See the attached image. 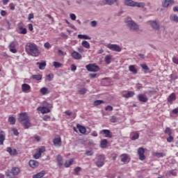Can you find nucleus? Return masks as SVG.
Returning <instances> with one entry per match:
<instances>
[{"label": "nucleus", "instance_id": "c9c22d12", "mask_svg": "<svg viewBox=\"0 0 178 178\" xmlns=\"http://www.w3.org/2000/svg\"><path fill=\"white\" fill-rule=\"evenodd\" d=\"M120 158H121V161H122L124 163L127 162V159L129 157H128L127 154H124L121 155Z\"/></svg>", "mask_w": 178, "mask_h": 178}, {"label": "nucleus", "instance_id": "b1692460", "mask_svg": "<svg viewBox=\"0 0 178 178\" xmlns=\"http://www.w3.org/2000/svg\"><path fill=\"white\" fill-rule=\"evenodd\" d=\"M76 127H77L78 130H79V132L81 133V134H86V131H87V130L86 129V127H84L80 124H77Z\"/></svg>", "mask_w": 178, "mask_h": 178}, {"label": "nucleus", "instance_id": "7ed1b4c3", "mask_svg": "<svg viewBox=\"0 0 178 178\" xmlns=\"http://www.w3.org/2000/svg\"><path fill=\"white\" fill-rule=\"evenodd\" d=\"M18 121L22 123L24 129H29L31 126L30 123V118L26 113H21L19 114Z\"/></svg>", "mask_w": 178, "mask_h": 178}, {"label": "nucleus", "instance_id": "69168bd1", "mask_svg": "<svg viewBox=\"0 0 178 178\" xmlns=\"http://www.w3.org/2000/svg\"><path fill=\"white\" fill-rule=\"evenodd\" d=\"M74 170L75 173L77 175V173H79V172H80V170H81V168L76 167Z\"/></svg>", "mask_w": 178, "mask_h": 178}, {"label": "nucleus", "instance_id": "2f4dec72", "mask_svg": "<svg viewBox=\"0 0 178 178\" xmlns=\"http://www.w3.org/2000/svg\"><path fill=\"white\" fill-rule=\"evenodd\" d=\"M19 34H27V29L23 27V26H19Z\"/></svg>", "mask_w": 178, "mask_h": 178}, {"label": "nucleus", "instance_id": "052dcab7", "mask_svg": "<svg viewBox=\"0 0 178 178\" xmlns=\"http://www.w3.org/2000/svg\"><path fill=\"white\" fill-rule=\"evenodd\" d=\"M105 110L108 111H113V107H112V106H107L105 108Z\"/></svg>", "mask_w": 178, "mask_h": 178}, {"label": "nucleus", "instance_id": "dca6fc26", "mask_svg": "<svg viewBox=\"0 0 178 178\" xmlns=\"http://www.w3.org/2000/svg\"><path fill=\"white\" fill-rule=\"evenodd\" d=\"M5 138H6V134L5 131L0 130V145H3V141H5Z\"/></svg>", "mask_w": 178, "mask_h": 178}, {"label": "nucleus", "instance_id": "79ce46f5", "mask_svg": "<svg viewBox=\"0 0 178 178\" xmlns=\"http://www.w3.org/2000/svg\"><path fill=\"white\" fill-rule=\"evenodd\" d=\"M8 122L10 124H15V123H16V119L15 117H9Z\"/></svg>", "mask_w": 178, "mask_h": 178}, {"label": "nucleus", "instance_id": "cd10ccee", "mask_svg": "<svg viewBox=\"0 0 178 178\" xmlns=\"http://www.w3.org/2000/svg\"><path fill=\"white\" fill-rule=\"evenodd\" d=\"M78 38H79V40H91V37L87 35H81V34L78 35Z\"/></svg>", "mask_w": 178, "mask_h": 178}, {"label": "nucleus", "instance_id": "ddd939ff", "mask_svg": "<svg viewBox=\"0 0 178 178\" xmlns=\"http://www.w3.org/2000/svg\"><path fill=\"white\" fill-rule=\"evenodd\" d=\"M175 3V1L173 0H163L162 6L163 8H169V6H172Z\"/></svg>", "mask_w": 178, "mask_h": 178}, {"label": "nucleus", "instance_id": "4d7b16f0", "mask_svg": "<svg viewBox=\"0 0 178 178\" xmlns=\"http://www.w3.org/2000/svg\"><path fill=\"white\" fill-rule=\"evenodd\" d=\"M110 121L111 122V123H116V122H118V118H116V117L115 116H112Z\"/></svg>", "mask_w": 178, "mask_h": 178}, {"label": "nucleus", "instance_id": "3c124183", "mask_svg": "<svg viewBox=\"0 0 178 178\" xmlns=\"http://www.w3.org/2000/svg\"><path fill=\"white\" fill-rule=\"evenodd\" d=\"M138 137H140V135L138 133H136L131 137V140H137L138 138Z\"/></svg>", "mask_w": 178, "mask_h": 178}, {"label": "nucleus", "instance_id": "a211bd4d", "mask_svg": "<svg viewBox=\"0 0 178 178\" xmlns=\"http://www.w3.org/2000/svg\"><path fill=\"white\" fill-rule=\"evenodd\" d=\"M129 71L133 74H137L138 70L136 65H131L129 66Z\"/></svg>", "mask_w": 178, "mask_h": 178}, {"label": "nucleus", "instance_id": "c756f323", "mask_svg": "<svg viewBox=\"0 0 178 178\" xmlns=\"http://www.w3.org/2000/svg\"><path fill=\"white\" fill-rule=\"evenodd\" d=\"M57 162L59 168H62L63 165V161L62 160L60 155L57 156Z\"/></svg>", "mask_w": 178, "mask_h": 178}, {"label": "nucleus", "instance_id": "13d9d810", "mask_svg": "<svg viewBox=\"0 0 178 178\" xmlns=\"http://www.w3.org/2000/svg\"><path fill=\"white\" fill-rule=\"evenodd\" d=\"M44 47L46 48V49H49V48H51V44L49 42H46L44 43Z\"/></svg>", "mask_w": 178, "mask_h": 178}, {"label": "nucleus", "instance_id": "e2e57ef3", "mask_svg": "<svg viewBox=\"0 0 178 178\" xmlns=\"http://www.w3.org/2000/svg\"><path fill=\"white\" fill-rule=\"evenodd\" d=\"M172 62L175 63L176 65H178V57H173L172 58Z\"/></svg>", "mask_w": 178, "mask_h": 178}, {"label": "nucleus", "instance_id": "aec40b11", "mask_svg": "<svg viewBox=\"0 0 178 178\" xmlns=\"http://www.w3.org/2000/svg\"><path fill=\"white\" fill-rule=\"evenodd\" d=\"M113 58V56H112V55H106L104 58L105 63H106V65L111 64V63L112 62Z\"/></svg>", "mask_w": 178, "mask_h": 178}, {"label": "nucleus", "instance_id": "864d4df0", "mask_svg": "<svg viewBox=\"0 0 178 178\" xmlns=\"http://www.w3.org/2000/svg\"><path fill=\"white\" fill-rule=\"evenodd\" d=\"M165 134H168V136H172V131H170V128L167 127L165 130Z\"/></svg>", "mask_w": 178, "mask_h": 178}, {"label": "nucleus", "instance_id": "774afa93", "mask_svg": "<svg viewBox=\"0 0 178 178\" xmlns=\"http://www.w3.org/2000/svg\"><path fill=\"white\" fill-rule=\"evenodd\" d=\"M172 113L175 115H178V107L172 110Z\"/></svg>", "mask_w": 178, "mask_h": 178}, {"label": "nucleus", "instance_id": "603ef678", "mask_svg": "<svg viewBox=\"0 0 178 178\" xmlns=\"http://www.w3.org/2000/svg\"><path fill=\"white\" fill-rule=\"evenodd\" d=\"M11 130L14 136H19V131H17V129L16 128H11Z\"/></svg>", "mask_w": 178, "mask_h": 178}, {"label": "nucleus", "instance_id": "ea45409f", "mask_svg": "<svg viewBox=\"0 0 178 178\" xmlns=\"http://www.w3.org/2000/svg\"><path fill=\"white\" fill-rule=\"evenodd\" d=\"M53 65L56 69H59V67H62V63L59 62L54 61L53 62Z\"/></svg>", "mask_w": 178, "mask_h": 178}, {"label": "nucleus", "instance_id": "6e6552de", "mask_svg": "<svg viewBox=\"0 0 178 178\" xmlns=\"http://www.w3.org/2000/svg\"><path fill=\"white\" fill-rule=\"evenodd\" d=\"M105 156L99 155L97 159V161L96 162V165L97 168H102L104 165H105Z\"/></svg>", "mask_w": 178, "mask_h": 178}, {"label": "nucleus", "instance_id": "e433bc0d", "mask_svg": "<svg viewBox=\"0 0 178 178\" xmlns=\"http://www.w3.org/2000/svg\"><path fill=\"white\" fill-rule=\"evenodd\" d=\"M54 79V74H49L46 76L45 80L46 81H52V79Z\"/></svg>", "mask_w": 178, "mask_h": 178}, {"label": "nucleus", "instance_id": "473e14b6", "mask_svg": "<svg viewBox=\"0 0 178 178\" xmlns=\"http://www.w3.org/2000/svg\"><path fill=\"white\" fill-rule=\"evenodd\" d=\"M45 175V171H42L33 176V178H41Z\"/></svg>", "mask_w": 178, "mask_h": 178}, {"label": "nucleus", "instance_id": "4c0bfd02", "mask_svg": "<svg viewBox=\"0 0 178 178\" xmlns=\"http://www.w3.org/2000/svg\"><path fill=\"white\" fill-rule=\"evenodd\" d=\"M72 164H73V159H70V161H66L64 165L65 168H69Z\"/></svg>", "mask_w": 178, "mask_h": 178}, {"label": "nucleus", "instance_id": "c03bdc74", "mask_svg": "<svg viewBox=\"0 0 178 178\" xmlns=\"http://www.w3.org/2000/svg\"><path fill=\"white\" fill-rule=\"evenodd\" d=\"M140 66L142 69L145 70V73H147V72L149 70V68H148V65H147V64H142Z\"/></svg>", "mask_w": 178, "mask_h": 178}, {"label": "nucleus", "instance_id": "5fc2aeb1", "mask_svg": "<svg viewBox=\"0 0 178 178\" xmlns=\"http://www.w3.org/2000/svg\"><path fill=\"white\" fill-rule=\"evenodd\" d=\"M170 77L171 80H177V79H178L177 75H176L175 74H170Z\"/></svg>", "mask_w": 178, "mask_h": 178}, {"label": "nucleus", "instance_id": "bf43d9fd", "mask_svg": "<svg viewBox=\"0 0 178 178\" xmlns=\"http://www.w3.org/2000/svg\"><path fill=\"white\" fill-rule=\"evenodd\" d=\"M70 19H72V20H76V15L74 14V13L70 14Z\"/></svg>", "mask_w": 178, "mask_h": 178}, {"label": "nucleus", "instance_id": "5701e85b", "mask_svg": "<svg viewBox=\"0 0 178 178\" xmlns=\"http://www.w3.org/2000/svg\"><path fill=\"white\" fill-rule=\"evenodd\" d=\"M72 56L74 59H81V54L77 51H74L72 53Z\"/></svg>", "mask_w": 178, "mask_h": 178}, {"label": "nucleus", "instance_id": "a19ab883", "mask_svg": "<svg viewBox=\"0 0 178 178\" xmlns=\"http://www.w3.org/2000/svg\"><path fill=\"white\" fill-rule=\"evenodd\" d=\"M102 104H104V101L102 100H96L93 102L94 106H98L99 105H102Z\"/></svg>", "mask_w": 178, "mask_h": 178}, {"label": "nucleus", "instance_id": "4468645a", "mask_svg": "<svg viewBox=\"0 0 178 178\" xmlns=\"http://www.w3.org/2000/svg\"><path fill=\"white\" fill-rule=\"evenodd\" d=\"M53 143L55 147H59L62 146V139H60V137H56L54 139Z\"/></svg>", "mask_w": 178, "mask_h": 178}, {"label": "nucleus", "instance_id": "de8ad7c7", "mask_svg": "<svg viewBox=\"0 0 178 178\" xmlns=\"http://www.w3.org/2000/svg\"><path fill=\"white\" fill-rule=\"evenodd\" d=\"M97 25H98V22H97L95 20L90 22L91 27H97Z\"/></svg>", "mask_w": 178, "mask_h": 178}, {"label": "nucleus", "instance_id": "2eb2a0df", "mask_svg": "<svg viewBox=\"0 0 178 178\" xmlns=\"http://www.w3.org/2000/svg\"><path fill=\"white\" fill-rule=\"evenodd\" d=\"M9 49L10 52H12L13 54H16L17 52V50L16 49V43L12 42L9 45Z\"/></svg>", "mask_w": 178, "mask_h": 178}, {"label": "nucleus", "instance_id": "7c9ffc66", "mask_svg": "<svg viewBox=\"0 0 178 178\" xmlns=\"http://www.w3.org/2000/svg\"><path fill=\"white\" fill-rule=\"evenodd\" d=\"M38 65H39V69L40 70H44L45 69V67L47 66V63L45 61H43L42 63H37Z\"/></svg>", "mask_w": 178, "mask_h": 178}, {"label": "nucleus", "instance_id": "8fccbe9b", "mask_svg": "<svg viewBox=\"0 0 178 178\" xmlns=\"http://www.w3.org/2000/svg\"><path fill=\"white\" fill-rule=\"evenodd\" d=\"M165 155L166 154L163 152L156 153V158H163Z\"/></svg>", "mask_w": 178, "mask_h": 178}, {"label": "nucleus", "instance_id": "6ab92c4d", "mask_svg": "<svg viewBox=\"0 0 178 178\" xmlns=\"http://www.w3.org/2000/svg\"><path fill=\"white\" fill-rule=\"evenodd\" d=\"M39 165L38 161H35V160H30L29 161V166H31V168H38Z\"/></svg>", "mask_w": 178, "mask_h": 178}, {"label": "nucleus", "instance_id": "4be33fe9", "mask_svg": "<svg viewBox=\"0 0 178 178\" xmlns=\"http://www.w3.org/2000/svg\"><path fill=\"white\" fill-rule=\"evenodd\" d=\"M138 98L140 102H147L148 101V98H147V97L144 96L143 94L138 95Z\"/></svg>", "mask_w": 178, "mask_h": 178}, {"label": "nucleus", "instance_id": "1a4fd4ad", "mask_svg": "<svg viewBox=\"0 0 178 178\" xmlns=\"http://www.w3.org/2000/svg\"><path fill=\"white\" fill-rule=\"evenodd\" d=\"M106 47L108 48V49H111V51H114L115 52H120L122 51V48H120L118 44H108Z\"/></svg>", "mask_w": 178, "mask_h": 178}, {"label": "nucleus", "instance_id": "39448f33", "mask_svg": "<svg viewBox=\"0 0 178 178\" xmlns=\"http://www.w3.org/2000/svg\"><path fill=\"white\" fill-rule=\"evenodd\" d=\"M44 106L38 107V111H40L42 115L44 113H49L51 112V108H52V104L47 103V102H43Z\"/></svg>", "mask_w": 178, "mask_h": 178}, {"label": "nucleus", "instance_id": "338daca9", "mask_svg": "<svg viewBox=\"0 0 178 178\" xmlns=\"http://www.w3.org/2000/svg\"><path fill=\"white\" fill-rule=\"evenodd\" d=\"M167 141L168 143H172V141H173V137L172 135H170V137L167 138Z\"/></svg>", "mask_w": 178, "mask_h": 178}, {"label": "nucleus", "instance_id": "58836bf2", "mask_svg": "<svg viewBox=\"0 0 178 178\" xmlns=\"http://www.w3.org/2000/svg\"><path fill=\"white\" fill-rule=\"evenodd\" d=\"M32 79H34V80L40 81L41 79H42V75L41 74H35L32 76Z\"/></svg>", "mask_w": 178, "mask_h": 178}, {"label": "nucleus", "instance_id": "9b49d317", "mask_svg": "<svg viewBox=\"0 0 178 178\" xmlns=\"http://www.w3.org/2000/svg\"><path fill=\"white\" fill-rule=\"evenodd\" d=\"M176 93L172 92L168 96V97L167 98V101L170 105H172V104H173V102L176 99Z\"/></svg>", "mask_w": 178, "mask_h": 178}, {"label": "nucleus", "instance_id": "680f3d73", "mask_svg": "<svg viewBox=\"0 0 178 178\" xmlns=\"http://www.w3.org/2000/svg\"><path fill=\"white\" fill-rule=\"evenodd\" d=\"M58 54L59 56H65V55H66V54H65L63 51H62V50H58Z\"/></svg>", "mask_w": 178, "mask_h": 178}, {"label": "nucleus", "instance_id": "0e129e2a", "mask_svg": "<svg viewBox=\"0 0 178 178\" xmlns=\"http://www.w3.org/2000/svg\"><path fill=\"white\" fill-rule=\"evenodd\" d=\"M49 119H51V117L48 115H46L43 117V120L47 121V120H49Z\"/></svg>", "mask_w": 178, "mask_h": 178}, {"label": "nucleus", "instance_id": "a878e982", "mask_svg": "<svg viewBox=\"0 0 178 178\" xmlns=\"http://www.w3.org/2000/svg\"><path fill=\"white\" fill-rule=\"evenodd\" d=\"M22 91H24V92H26V91H29V90H30L31 87H30V85L27 83H24L22 86Z\"/></svg>", "mask_w": 178, "mask_h": 178}, {"label": "nucleus", "instance_id": "c85d7f7f", "mask_svg": "<svg viewBox=\"0 0 178 178\" xmlns=\"http://www.w3.org/2000/svg\"><path fill=\"white\" fill-rule=\"evenodd\" d=\"M106 145H108V140L106 139H103L100 142L101 148H106Z\"/></svg>", "mask_w": 178, "mask_h": 178}, {"label": "nucleus", "instance_id": "412c9836", "mask_svg": "<svg viewBox=\"0 0 178 178\" xmlns=\"http://www.w3.org/2000/svg\"><path fill=\"white\" fill-rule=\"evenodd\" d=\"M147 24H148L149 26H150L152 27V29H154V30L156 29V21H148L146 22Z\"/></svg>", "mask_w": 178, "mask_h": 178}, {"label": "nucleus", "instance_id": "72a5a7b5", "mask_svg": "<svg viewBox=\"0 0 178 178\" xmlns=\"http://www.w3.org/2000/svg\"><path fill=\"white\" fill-rule=\"evenodd\" d=\"M7 152H9L10 155H16L17 152L16 151V149H12V148L8 147Z\"/></svg>", "mask_w": 178, "mask_h": 178}, {"label": "nucleus", "instance_id": "393cba45", "mask_svg": "<svg viewBox=\"0 0 178 178\" xmlns=\"http://www.w3.org/2000/svg\"><path fill=\"white\" fill-rule=\"evenodd\" d=\"M170 19L171 22H175V23H178V16L175 14H172L170 16Z\"/></svg>", "mask_w": 178, "mask_h": 178}, {"label": "nucleus", "instance_id": "9d476101", "mask_svg": "<svg viewBox=\"0 0 178 178\" xmlns=\"http://www.w3.org/2000/svg\"><path fill=\"white\" fill-rule=\"evenodd\" d=\"M145 152V149H144V148L139 147L138 149V155H139V159L140 161H144V159H145V155H144Z\"/></svg>", "mask_w": 178, "mask_h": 178}, {"label": "nucleus", "instance_id": "f03ea898", "mask_svg": "<svg viewBox=\"0 0 178 178\" xmlns=\"http://www.w3.org/2000/svg\"><path fill=\"white\" fill-rule=\"evenodd\" d=\"M25 51L32 56H38V48L35 43L28 42L26 44Z\"/></svg>", "mask_w": 178, "mask_h": 178}, {"label": "nucleus", "instance_id": "a18cd8bd", "mask_svg": "<svg viewBox=\"0 0 178 178\" xmlns=\"http://www.w3.org/2000/svg\"><path fill=\"white\" fill-rule=\"evenodd\" d=\"M93 154H94V150L92 149L87 150L86 152V155H87V156H91Z\"/></svg>", "mask_w": 178, "mask_h": 178}, {"label": "nucleus", "instance_id": "37998d69", "mask_svg": "<svg viewBox=\"0 0 178 178\" xmlns=\"http://www.w3.org/2000/svg\"><path fill=\"white\" fill-rule=\"evenodd\" d=\"M118 0H105L106 5H113Z\"/></svg>", "mask_w": 178, "mask_h": 178}, {"label": "nucleus", "instance_id": "f704fd0d", "mask_svg": "<svg viewBox=\"0 0 178 178\" xmlns=\"http://www.w3.org/2000/svg\"><path fill=\"white\" fill-rule=\"evenodd\" d=\"M82 46L84 47V48H86L87 49H90V43L87 42V40L82 41Z\"/></svg>", "mask_w": 178, "mask_h": 178}, {"label": "nucleus", "instance_id": "f3484780", "mask_svg": "<svg viewBox=\"0 0 178 178\" xmlns=\"http://www.w3.org/2000/svg\"><path fill=\"white\" fill-rule=\"evenodd\" d=\"M102 133H104V134H105V137H106L107 138H112V134H111V131L108 129H103L100 131V134Z\"/></svg>", "mask_w": 178, "mask_h": 178}, {"label": "nucleus", "instance_id": "f257e3e1", "mask_svg": "<svg viewBox=\"0 0 178 178\" xmlns=\"http://www.w3.org/2000/svg\"><path fill=\"white\" fill-rule=\"evenodd\" d=\"M127 29L132 33H140V25L137 24L131 17H127L124 19Z\"/></svg>", "mask_w": 178, "mask_h": 178}, {"label": "nucleus", "instance_id": "49530a36", "mask_svg": "<svg viewBox=\"0 0 178 178\" xmlns=\"http://www.w3.org/2000/svg\"><path fill=\"white\" fill-rule=\"evenodd\" d=\"M45 152V147L44 146L40 147L38 149V153L42 155V153Z\"/></svg>", "mask_w": 178, "mask_h": 178}, {"label": "nucleus", "instance_id": "6e6d98bb", "mask_svg": "<svg viewBox=\"0 0 178 178\" xmlns=\"http://www.w3.org/2000/svg\"><path fill=\"white\" fill-rule=\"evenodd\" d=\"M33 158L35 159H40V158H41V154L39 152H38V153L33 154Z\"/></svg>", "mask_w": 178, "mask_h": 178}, {"label": "nucleus", "instance_id": "09e8293b", "mask_svg": "<svg viewBox=\"0 0 178 178\" xmlns=\"http://www.w3.org/2000/svg\"><path fill=\"white\" fill-rule=\"evenodd\" d=\"M79 94H81V95H84V94H86V92H87V89L86 88H81L79 90Z\"/></svg>", "mask_w": 178, "mask_h": 178}, {"label": "nucleus", "instance_id": "423d86ee", "mask_svg": "<svg viewBox=\"0 0 178 178\" xmlns=\"http://www.w3.org/2000/svg\"><path fill=\"white\" fill-rule=\"evenodd\" d=\"M20 173V168L17 167H13L11 170H8L6 172V176L8 178H14L15 176H17Z\"/></svg>", "mask_w": 178, "mask_h": 178}, {"label": "nucleus", "instance_id": "20e7f679", "mask_svg": "<svg viewBox=\"0 0 178 178\" xmlns=\"http://www.w3.org/2000/svg\"><path fill=\"white\" fill-rule=\"evenodd\" d=\"M124 4L125 6H129L131 8H145V3L138 2L133 0H124Z\"/></svg>", "mask_w": 178, "mask_h": 178}, {"label": "nucleus", "instance_id": "0eeeda50", "mask_svg": "<svg viewBox=\"0 0 178 178\" xmlns=\"http://www.w3.org/2000/svg\"><path fill=\"white\" fill-rule=\"evenodd\" d=\"M86 67L88 72H99V67L95 63L88 64L86 66Z\"/></svg>", "mask_w": 178, "mask_h": 178}, {"label": "nucleus", "instance_id": "bb28decb", "mask_svg": "<svg viewBox=\"0 0 178 178\" xmlns=\"http://www.w3.org/2000/svg\"><path fill=\"white\" fill-rule=\"evenodd\" d=\"M134 96V92L133 91H129L126 94H123V97L124 98H130Z\"/></svg>", "mask_w": 178, "mask_h": 178}, {"label": "nucleus", "instance_id": "f8f14e48", "mask_svg": "<svg viewBox=\"0 0 178 178\" xmlns=\"http://www.w3.org/2000/svg\"><path fill=\"white\" fill-rule=\"evenodd\" d=\"M40 93L41 95H48V94H51V90L47 87H42L40 90Z\"/></svg>", "mask_w": 178, "mask_h": 178}]
</instances>
